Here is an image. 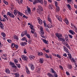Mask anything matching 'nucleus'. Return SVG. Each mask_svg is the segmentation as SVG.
I'll return each mask as SVG.
<instances>
[{
  "instance_id": "63",
  "label": "nucleus",
  "mask_w": 77,
  "mask_h": 77,
  "mask_svg": "<svg viewBox=\"0 0 77 77\" xmlns=\"http://www.w3.org/2000/svg\"><path fill=\"white\" fill-rule=\"evenodd\" d=\"M45 51L47 53H49L50 52V50H49V49L46 50Z\"/></svg>"
},
{
  "instance_id": "25",
  "label": "nucleus",
  "mask_w": 77,
  "mask_h": 77,
  "mask_svg": "<svg viewBox=\"0 0 77 77\" xmlns=\"http://www.w3.org/2000/svg\"><path fill=\"white\" fill-rule=\"evenodd\" d=\"M13 38H14V39H16V40H18L19 39L18 37V36H16L15 35H14V36Z\"/></svg>"
},
{
  "instance_id": "12",
  "label": "nucleus",
  "mask_w": 77,
  "mask_h": 77,
  "mask_svg": "<svg viewBox=\"0 0 77 77\" xmlns=\"http://www.w3.org/2000/svg\"><path fill=\"white\" fill-rule=\"evenodd\" d=\"M47 27H48V28H49V29H50V28H52L53 27V25L51 24H48L47 25Z\"/></svg>"
},
{
  "instance_id": "47",
  "label": "nucleus",
  "mask_w": 77,
  "mask_h": 77,
  "mask_svg": "<svg viewBox=\"0 0 77 77\" xmlns=\"http://www.w3.org/2000/svg\"><path fill=\"white\" fill-rule=\"evenodd\" d=\"M69 36L70 39H72L73 38V36L69 34Z\"/></svg>"
},
{
  "instance_id": "44",
  "label": "nucleus",
  "mask_w": 77,
  "mask_h": 77,
  "mask_svg": "<svg viewBox=\"0 0 77 77\" xmlns=\"http://www.w3.org/2000/svg\"><path fill=\"white\" fill-rule=\"evenodd\" d=\"M43 54V53L41 52H38V56H41V55H42Z\"/></svg>"
},
{
  "instance_id": "54",
  "label": "nucleus",
  "mask_w": 77,
  "mask_h": 77,
  "mask_svg": "<svg viewBox=\"0 0 77 77\" xmlns=\"http://www.w3.org/2000/svg\"><path fill=\"white\" fill-rule=\"evenodd\" d=\"M35 29H32L31 30V33H32V34H34V33H35Z\"/></svg>"
},
{
  "instance_id": "42",
  "label": "nucleus",
  "mask_w": 77,
  "mask_h": 77,
  "mask_svg": "<svg viewBox=\"0 0 77 77\" xmlns=\"http://www.w3.org/2000/svg\"><path fill=\"white\" fill-rule=\"evenodd\" d=\"M43 23L45 27H46V26H47V24H46V21H45V20H44L43 21Z\"/></svg>"
},
{
  "instance_id": "7",
  "label": "nucleus",
  "mask_w": 77,
  "mask_h": 77,
  "mask_svg": "<svg viewBox=\"0 0 77 77\" xmlns=\"http://www.w3.org/2000/svg\"><path fill=\"white\" fill-rule=\"evenodd\" d=\"M63 48L64 50V51L66 52V53H69V51L68 50V49H67L66 47L65 46H63Z\"/></svg>"
},
{
  "instance_id": "62",
  "label": "nucleus",
  "mask_w": 77,
  "mask_h": 77,
  "mask_svg": "<svg viewBox=\"0 0 77 77\" xmlns=\"http://www.w3.org/2000/svg\"><path fill=\"white\" fill-rule=\"evenodd\" d=\"M7 41L8 42H9V43H11V42H12V40L10 39H8Z\"/></svg>"
},
{
  "instance_id": "9",
  "label": "nucleus",
  "mask_w": 77,
  "mask_h": 77,
  "mask_svg": "<svg viewBox=\"0 0 77 77\" xmlns=\"http://www.w3.org/2000/svg\"><path fill=\"white\" fill-rule=\"evenodd\" d=\"M26 8L27 9V10L28 11L29 14L30 15H31L32 12H31V10H30V8L28 6Z\"/></svg>"
},
{
  "instance_id": "2",
  "label": "nucleus",
  "mask_w": 77,
  "mask_h": 77,
  "mask_svg": "<svg viewBox=\"0 0 77 77\" xmlns=\"http://www.w3.org/2000/svg\"><path fill=\"white\" fill-rule=\"evenodd\" d=\"M7 15H9L10 18H15L14 15L12 13H11L9 12L7 13Z\"/></svg>"
},
{
  "instance_id": "33",
  "label": "nucleus",
  "mask_w": 77,
  "mask_h": 77,
  "mask_svg": "<svg viewBox=\"0 0 77 77\" xmlns=\"http://www.w3.org/2000/svg\"><path fill=\"white\" fill-rule=\"evenodd\" d=\"M39 62L40 63H42L44 62V60L42 58H40L39 60Z\"/></svg>"
},
{
  "instance_id": "45",
  "label": "nucleus",
  "mask_w": 77,
  "mask_h": 77,
  "mask_svg": "<svg viewBox=\"0 0 77 77\" xmlns=\"http://www.w3.org/2000/svg\"><path fill=\"white\" fill-rule=\"evenodd\" d=\"M23 53L24 54H26L27 53V50H26V49L24 48L23 50Z\"/></svg>"
},
{
  "instance_id": "5",
  "label": "nucleus",
  "mask_w": 77,
  "mask_h": 77,
  "mask_svg": "<svg viewBox=\"0 0 77 77\" xmlns=\"http://www.w3.org/2000/svg\"><path fill=\"white\" fill-rule=\"evenodd\" d=\"M45 55L46 59H49V58L51 59L52 58V55L51 54H49V56H48V55L47 54H45Z\"/></svg>"
},
{
  "instance_id": "57",
  "label": "nucleus",
  "mask_w": 77,
  "mask_h": 77,
  "mask_svg": "<svg viewBox=\"0 0 77 77\" xmlns=\"http://www.w3.org/2000/svg\"><path fill=\"white\" fill-rule=\"evenodd\" d=\"M44 5H46L47 3V1H46V0H44Z\"/></svg>"
},
{
  "instance_id": "13",
  "label": "nucleus",
  "mask_w": 77,
  "mask_h": 77,
  "mask_svg": "<svg viewBox=\"0 0 77 77\" xmlns=\"http://www.w3.org/2000/svg\"><path fill=\"white\" fill-rule=\"evenodd\" d=\"M2 58L3 59H4L5 60H8V58L6 57V54H4L2 56Z\"/></svg>"
},
{
  "instance_id": "36",
  "label": "nucleus",
  "mask_w": 77,
  "mask_h": 77,
  "mask_svg": "<svg viewBox=\"0 0 77 77\" xmlns=\"http://www.w3.org/2000/svg\"><path fill=\"white\" fill-rule=\"evenodd\" d=\"M22 41H26V42H27V39H26V37H23L22 39Z\"/></svg>"
},
{
  "instance_id": "46",
  "label": "nucleus",
  "mask_w": 77,
  "mask_h": 77,
  "mask_svg": "<svg viewBox=\"0 0 77 77\" xmlns=\"http://www.w3.org/2000/svg\"><path fill=\"white\" fill-rule=\"evenodd\" d=\"M3 2L5 3V5H8V2L5 0H4Z\"/></svg>"
},
{
  "instance_id": "6",
  "label": "nucleus",
  "mask_w": 77,
  "mask_h": 77,
  "mask_svg": "<svg viewBox=\"0 0 77 77\" xmlns=\"http://www.w3.org/2000/svg\"><path fill=\"white\" fill-rule=\"evenodd\" d=\"M37 20L38 21V22L40 25H42L43 23V22L42 21V20L40 19V18H38Z\"/></svg>"
},
{
  "instance_id": "23",
  "label": "nucleus",
  "mask_w": 77,
  "mask_h": 77,
  "mask_svg": "<svg viewBox=\"0 0 77 77\" xmlns=\"http://www.w3.org/2000/svg\"><path fill=\"white\" fill-rule=\"evenodd\" d=\"M37 11L38 14H41L42 12V11L41 10L38 9H37Z\"/></svg>"
},
{
  "instance_id": "53",
  "label": "nucleus",
  "mask_w": 77,
  "mask_h": 77,
  "mask_svg": "<svg viewBox=\"0 0 77 77\" xmlns=\"http://www.w3.org/2000/svg\"><path fill=\"white\" fill-rule=\"evenodd\" d=\"M14 62L15 63H17L18 62V60L17 59H15L14 60Z\"/></svg>"
},
{
  "instance_id": "20",
  "label": "nucleus",
  "mask_w": 77,
  "mask_h": 77,
  "mask_svg": "<svg viewBox=\"0 0 77 77\" xmlns=\"http://www.w3.org/2000/svg\"><path fill=\"white\" fill-rule=\"evenodd\" d=\"M47 19L48 21H49V22H50V23L51 24L52 21H51V18L50 17V16H48L47 17Z\"/></svg>"
},
{
  "instance_id": "8",
  "label": "nucleus",
  "mask_w": 77,
  "mask_h": 77,
  "mask_svg": "<svg viewBox=\"0 0 77 77\" xmlns=\"http://www.w3.org/2000/svg\"><path fill=\"white\" fill-rule=\"evenodd\" d=\"M26 33H27V31H25L24 32H22L21 34V36L22 37H23V36H25V35H26Z\"/></svg>"
},
{
  "instance_id": "19",
  "label": "nucleus",
  "mask_w": 77,
  "mask_h": 77,
  "mask_svg": "<svg viewBox=\"0 0 77 77\" xmlns=\"http://www.w3.org/2000/svg\"><path fill=\"white\" fill-rule=\"evenodd\" d=\"M69 32L70 33H71L72 35H75V32H74L72 30H69Z\"/></svg>"
},
{
  "instance_id": "37",
  "label": "nucleus",
  "mask_w": 77,
  "mask_h": 77,
  "mask_svg": "<svg viewBox=\"0 0 77 77\" xmlns=\"http://www.w3.org/2000/svg\"><path fill=\"white\" fill-rule=\"evenodd\" d=\"M1 35L3 36V37H5L6 36V34L4 32H2L1 33Z\"/></svg>"
},
{
  "instance_id": "61",
  "label": "nucleus",
  "mask_w": 77,
  "mask_h": 77,
  "mask_svg": "<svg viewBox=\"0 0 77 77\" xmlns=\"http://www.w3.org/2000/svg\"><path fill=\"white\" fill-rule=\"evenodd\" d=\"M48 77H52V75L50 73H48Z\"/></svg>"
},
{
  "instance_id": "56",
  "label": "nucleus",
  "mask_w": 77,
  "mask_h": 77,
  "mask_svg": "<svg viewBox=\"0 0 77 77\" xmlns=\"http://www.w3.org/2000/svg\"><path fill=\"white\" fill-rule=\"evenodd\" d=\"M66 73L67 75H70V73L68 71L66 72Z\"/></svg>"
},
{
  "instance_id": "39",
  "label": "nucleus",
  "mask_w": 77,
  "mask_h": 77,
  "mask_svg": "<svg viewBox=\"0 0 77 77\" xmlns=\"http://www.w3.org/2000/svg\"><path fill=\"white\" fill-rule=\"evenodd\" d=\"M16 65L18 68H21V64H16Z\"/></svg>"
},
{
  "instance_id": "52",
  "label": "nucleus",
  "mask_w": 77,
  "mask_h": 77,
  "mask_svg": "<svg viewBox=\"0 0 77 77\" xmlns=\"http://www.w3.org/2000/svg\"><path fill=\"white\" fill-rule=\"evenodd\" d=\"M57 57H58V58H59V59H61L62 58L61 56H60L59 54L57 55Z\"/></svg>"
},
{
  "instance_id": "26",
  "label": "nucleus",
  "mask_w": 77,
  "mask_h": 77,
  "mask_svg": "<svg viewBox=\"0 0 77 77\" xmlns=\"http://www.w3.org/2000/svg\"><path fill=\"white\" fill-rule=\"evenodd\" d=\"M38 3H40L42 5H44L43 0H38Z\"/></svg>"
},
{
  "instance_id": "14",
  "label": "nucleus",
  "mask_w": 77,
  "mask_h": 77,
  "mask_svg": "<svg viewBox=\"0 0 77 77\" xmlns=\"http://www.w3.org/2000/svg\"><path fill=\"white\" fill-rule=\"evenodd\" d=\"M18 12H19V11L16 9H15L14 10V14L15 16H17V13H18Z\"/></svg>"
},
{
  "instance_id": "24",
  "label": "nucleus",
  "mask_w": 77,
  "mask_h": 77,
  "mask_svg": "<svg viewBox=\"0 0 77 77\" xmlns=\"http://www.w3.org/2000/svg\"><path fill=\"white\" fill-rule=\"evenodd\" d=\"M5 72L7 74H10V70L8 69H5Z\"/></svg>"
},
{
  "instance_id": "64",
  "label": "nucleus",
  "mask_w": 77,
  "mask_h": 77,
  "mask_svg": "<svg viewBox=\"0 0 77 77\" xmlns=\"http://www.w3.org/2000/svg\"><path fill=\"white\" fill-rule=\"evenodd\" d=\"M15 48H18V45H15Z\"/></svg>"
},
{
  "instance_id": "51",
  "label": "nucleus",
  "mask_w": 77,
  "mask_h": 77,
  "mask_svg": "<svg viewBox=\"0 0 77 77\" xmlns=\"http://www.w3.org/2000/svg\"><path fill=\"white\" fill-rule=\"evenodd\" d=\"M34 36H35V38H37V37H38V34H37V33H36V32H35L34 33Z\"/></svg>"
},
{
  "instance_id": "17",
  "label": "nucleus",
  "mask_w": 77,
  "mask_h": 77,
  "mask_svg": "<svg viewBox=\"0 0 77 77\" xmlns=\"http://www.w3.org/2000/svg\"><path fill=\"white\" fill-rule=\"evenodd\" d=\"M0 27H1V29H2V30L4 29V26L3 25V23L1 22H0Z\"/></svg>"
},
{
  "instance_id": "55",
  "label": "nucleus",
  "mask_w": 77,
  "mask_h": 77,
  "mask_svg": "<svg viewBox=\"0 0 77 77\" xmlns=\"http://www.w3.org/2000/svg\"><path fill=\"white\" fill-rule=\"evenodd\" d=\"M31 68L32 70H34V69H35V67H34V66L33 65V66H31Z\"/></svg>"
},
{
  "instance_id": "21",
  "label": "nucleus",
  "mask_w": 77,
  "mask_h": 77,
  "mask_svg": "<svg viewBox=\"0 0 77 77\" xmlns=\"http://www.w3.org/2000/svg\"><path fill=\"white\" fill-rule=\"evenodd\" d=\"M67 6L69 10H70V11H71V10L72 9V8H71V5H70L69 4H67Z\"/></svg>"
},
{
  "instance_id": "35",
  "label": "nucleus",
  "mask_w": 77,
  "mask_h": 77,
  "mask_svg": "<svg viewBox=\"0 0 77 77\" xmlns=\"http://www.w3.org/2000/svg\"><path fill=\"white\" fill-rule=\"evenodd\" d=\"M67 55L68 56H69V59H71L72 58V56H71V55L70 54V53L69 52L68 53Z\"/></svg>"
},
{
  "instance_id": "4",
  "label": "nucleus",
  "mask_w": 77,
  "mask_h": 77,
  "mask_svg": "<svg viewBox=\"0 0 77 77\" xmlns=\"http://www.w3.org/2000/svg\"><path fill=\"white\" fill-rule=\"evenodd\" d=\"M21 57L22 60H24V61L27 60L28 59V57H27L26 56L22 55H21Z\"/></svg>"
},
{
  "instance_id": "40",
  "label": "nucleus",
  "mask_w": 77,
  "mask_h": 77,
  "mask_svg": "<svg viewBox=\"0 0 77 77\" xmlns=\"http://www.w3.org/2000/svg\"><path fill=\"white\" fill-rule=\"evenodd\" d=\"M54 3H55V5L56 7L58 6V2L57 1H54Z\"/></svg>"
},
{
  "instance_id": "27",
  "label": "nucleus",
  "mask_w": 77,
  "mask_h": 77,
  "mask_svg": "<svg viewBox=\"0 0 77 77\" xmlns=\"http://www.w3.org/2000/svg\"><path fill=\"white\" fill-rule=\"evenodd\" d=\"M38 3V0H35L33 1V5H35V4Z\"/></svg>"
},
{
  "instance_id": "34",
  "label": "nucleus",
  "mask_w": 77,
  "mask_h": 77,
  "mask_svg": "<svg viewBox=\"0 0 77 77\" xmlns=\"http://www.w3.org/2000/svg\"><path fill=\"white\" fill-rule=\"evenodd\" d=\"M14 75H15V76H16V77H19V76H20V74H19V73H14Z\"/></svg>"
},
{
  "instance_id": "22",
  "label": "nucleus",
  "mask_w": 77,
  "mask_h": 77,
  "mask_svg": "<svg viewBox=\"0 0 77 77\" xmlns=\"http://www.w3.org/2000/svg\"><path fill=\"white\" fill-rule=\"evenodd\" d=\"M58 40L59 41H62V42H65V39L62 37L59 38Z\"/></svg>"
},
{
  "instance_id": "43",
  "label": "nucleus",
  "mask_w": 77,
  "mask_h": 77,
  "mask_svg": "<svg viewBox=\"0 0 77 77\" xmlns=\"http://www.w3.org/2000/svg\"><path fill=\"white\" fill-rule=\"evenodd\" d=\"M56 7V9L57 11H60V8H59V6L58 7V6Z\"/></svg>"
},
{
  "instance_id": "28",
  "label": "nucleus",
  "mask_w": 77,
  "mask_h": 77,
  "mask_svg": "<svg viewBox=\"0 0 77 77\" xmlns=\"http://www.w3.org/2000/svg\"><path fill=\"white\" fill-rule=\"evenodd\" d=\"M65 46H66V47H67V48H69V49H70V47L69 46V45L68 44V43H65Z\"/></svg>"
},
{
  "instance_id": "60",
  "label": "nucleus",
  "mask_w": 77,
  "mask_h": 77,
  "mask_svg": "<svg viewBox=\"0 0 77 77\" xmlns=\"http://www.w3.org/2000/svg\"><path fill=\"white\" fill-rule=\"evenodd\" d=\"M15 43H13L11 45V47H12V48H14L15 47Z\"/></svg>"
},
{
  "instance_id": "32",
  "label": "nucleus",
  "mask_w": 77,
  "mask_h": 77,
  "mask_svg": "<svg viewBox=\"0 0 77 77\" xmlns=\"http://www.w3.org/2000/svg\"><path fill=\"white\" fill-rule=\"evenodd\" d=\"M26 36H27V38H29V39H30V35L29 34H28L27 33H26Z\"/></svg>"
},
{
  "instance_id": "1",
  "label": "nucleus",
  "mask_w": 77,
  "mask_h": 77,
  "mask_svg": "<svg viewBox=\"0 0 77 77\" xmlns=\"http://www.w3.org/2000/svg\"><path fill=\"white\" fill-rule=\"evenodd\" d=\"M9 64L10 66H11L13 68H15V69H17V67L15 65V64L14 63L11 61H10L9 63Z\"/></svg>"
},
{
  "instance_id": "15",
  "label": "nucleus",
  "mask_w": 77,
  "mask_h": 77,
  "mask_svg": "<svg viewBox=\"0 0 77 77\" xmlns=\"http://www.w3.org/2000/svg\"><path fill=\"white\" fill-rule=\"evenodd\" d=\"M20 44L21 46H25L26 45H27V44L26 43V42H22L20 43Z\"/></svg>"
},
{
  "instance_id": "58",
  "label": "nucleus",
  "mask_w": 77,
  "mask_h": 77,
  "mask_svg": "<svg viewBox=\"0 0 77 77\" xmlns=\"http://www.w3.org/2000/svg\"><path fill=\"white\" fill-rule=\"evenodd\" d=\"M23 18H25L26 19H27L28 18V17L25 15H23Z\"/></svg>"
},
{
  "instance_id": "10",
  "label": "nucleus",
  "mask_w": 77,
  "mask_h": 77,
  "mask_svg": "<svg viewBox=\"0 0 77 77\" xmlns=\"http://www.w3.org/2000/svg\"><path fill=\"white\" fill-rule=\"evenodd\" d=\"M25 69H26L27 73L28 74H29L30 73V72L29 71V69L28 68V67H27V66H25Z\"/></svg>"
},
{
  "instance_id": "18",
  "label": "nucleus",
  "mask_w": 77,
  "mask_h": 77,
  "mask_svg": "<svg viewBox=\"0 0 77 77\" xmlns=\"http://www.w3.org/2000/svg\"><path fill=\"white\" fill-rule=\"evenodd\" d=\"M29 57L30 59L32 60H33V59H35V56H34L33 55H31L29 56Z\"/></svg>"
},
{
  "instance_id": "30",
  "label": "nucleus",
  "mask_w": 77,
  "mask_h": 77,
  "mask_svg": "<svg viewBox=\"0 0 77 77\" xmlns=\"http://www.w3.org/2000/svg\"><path fill=\"white\" fill-rule=\"evenodd\" d=\"M64 21L66 24H69V22L68 21V20H67V19H65L64 20Z\"/></svg>"
},
{
  "instance_id": "59",
  "label": "nucleus",
  "mask_w": 77,
  "mask_h": 77,
  "mask_svg": "<svg viewBox=\"0 0 77 77\" xmlns=\"http://www.w3.org/2000/svg\"><path fill=\"white\" fill-rule=\"evenodd\" d=\"M40 32L41 31H44V30L43 29V27L42 26H41L40 27Z\"/></svg>"
},
{
  "instance_id": "3",
  "label": "nucleus",
  "mask_w": 77,
  "mask_h": 77,
  "mask_svg": "<svg viewBox=\"0 0 77 77\" xmlns=\"http://www.w3.org/2000/svg\"><path fill=\"white\" fill-rule=\"evenodd\" d=\"M55 35L58 39L62 37V34L60 33H56Z\"/></svg>"
},
{
  "instance_id": "16",
  "label": "nucleus",
  "mask_w": 77,
  "mask_h": 77,
  "mask_svg": "<svg viewBox=\"0 0 77 77\" xmlns=\"http://www.w3.org/2000/svg\"><path fill=\"white\" fill-rule=\"evenodd\" d=\"M42 39H43V41L44 42V43H45V44L47 45H48V41H47L46 40L44 39L43 38H42Z\"/></svg>"
},
{
  "instance_id": "41",
  "label": "nucleus",
  "mask_w": 77,
  "mask_h": 77,
  "mask_svg": "<svg viewBox=\"0 0 77 77\" xmlns=\"http://www.w3.org/2000/svg\"><path fill=\"white\" fill-rule=\"evenodd\" d=\"M36 69L37 71H40L41 69L39 67H36Z\"/></svg>"
},
{
  "instance_id": "50",
  "label": "nucleus",
  "mask_w": 77,
  "mask_h": 77,
  "mask_svg": "<svg viewBox=\"0 0 77 77\" xmlns=\"http://www.w3.org/2000/svg\"><path fill=\"white\" fill-rule=\"evenodd\" d=\"M51 69V70L52 73H54V74H56V72H55V71L54 70V69L52 68Z\"/></svg>"
},
{
  "instance_id": "29",
  "label": "nucleus",
  "mask_w": 77,
  "mask_h": 77,
  "mask_svg": "<svg viewBox=\"0 0 77 77\" xmlns=\"http://www.w3.org/2000/svg\"><path fill=\"white\" fill-rule=\"evenodd\" d=\"M38 8H39V9H40L41 10V11H43V9L42 8V6H41V5H39L38 6Z\"/></svg>"
},
{
  "instance_id": "38",
  "label": "nucleus",
  "mask_w": 77,
  "mask_h": 77,
  "mask_svg": "<svg viewBox=\"0 0 77 77\" xmlns=\"http://www.w3.org/2000/svg\"><path fill=\"white\" fill-rule=\"evenodd\" d=\"M18 15H20V16H22L23 15V14L22 13H21L20 12H18Z\"/></svg>"
},
{
  "instance_id": "49",
  "label": "nucleus",
  "mask_w": 77,
  "mask_h": 77,
  "mask_svg": "<svg viewBox=\"0 0 77 77\" xmlns=\"http://www.w3.org/2000/svg\"><path fill=\"white\" fill-rule=\"evenodd\" d=\"M3 17H4V18H5L7 19V21L8 20V17H7V16L6 15H3Z\"/></svg>"
},
{
  "instance_id": "31",
  "label": "nucleus",
  "mask_w": 77,
  "mask_h": 77,
  "mask_svg": "<svg viewBox=\"0 0 77 77\" xmlns=\"http://www.w3.org/2000/svg\"><path fill=\"white\" fill-rule=\"evenodd\" d=\"M53 5L51 4H50L48 6V8L50 9H53Z\"/></svg>"
},
{
  "instance_id": "11",
  "label": "nucleus",
  "mask_w": 77,
  "mask_h": 77,
  "mask_svg": "<svg viewBox=\"0 0 77 77\" xmlns=\"http://www.w3.org/2000/svg\"><path fill=\"white\" fill-rule=\"evenodd\" d=\"M56 17L57 18L59 21H61L62 22V20H61V17L59 16V15H56Z\"/></svg>"
},
{
  "instance_id": "48",
  "label": "nucleus",
  "mask_w": 77,
  "mask_h": 77,
  "mask_svg": "<svg viewBox=\"0 0 77 77\" xmlns=\"http://www.w3.org/2000/svg\"><path fill=\"white\" fill-rule=\"evenodd\" d=\"M40 32H41L40 34L41 35H44V33H45V32H44V31H40Z\"/></svg>"
}]
</instances>
